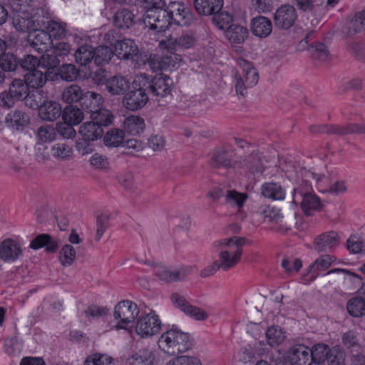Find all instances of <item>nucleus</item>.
<instances>
[{
  "mask_svg": "<svg viewBox=\"0 0 365 365\" xmlns=\"http://www.w3.org/2000/svg\"><path fill=\"white\" fill-rule=\"evenodd\" d=\"M164 6V0H150L147 2L143 21L149 29L160 34L173 24L187 26L193 23L194 16L183 2L170 1Z\"/></svg>",
  "mask_w": 365,
  "mask_h": 365,
  "instance_id": "1",
  "label": "nucleus"
},
{
  "mask_svg": "<svg viewBox=\"0 0 365 365\" xmlns=\"http://www.w3.org/2000/svg\"><path fill=\"white\" fill-rule=\"evenodd\" d=\"M220 250L219 262L223 270H229L236 266L241 260L244 238L235 236L219 240L214 243Z\"/></svg>",
  "mask_w": 365,
  "mask_h": 365,
  "instance_id": "2",
  "label": "nucleus"
},
{
  "mask_svg": "<svg viewBox=\"0 0 365 365\" xmlns=\"http://www.w3.org/2000/svg\"><path fill=\"white\" fill-rule=\"evenodd\" d=\"M158 346L163 353L176 356L186 352L191 346V341L187 333L172 327L160 335Z\"/></svg>",
  "mask_w": 365,
  "mask_h": 365,
  "instance_id": "3",
  "label": "nucleus"
},
{
  "mask_svg": "<svg viewBox=\"0 0 365 365\" xmlns=\"http://www.w3.org/2000/svg\"><path fill=\"white\" fill-rule=\"evenodd\" d=\"M139 314L138 306L130 300L118 302L115 308L113 319L110 322V329H126Z\"/></svg>",
  "mask_w": 365,
  "mask_h": 365,
  "instance_id": "4",
  "label": "nucleus"
},
{
  "mask_svg": "<svg viewBox=\"0 0 365 365\" xmlns=\"http://www.w3.org/2000/svg\"><path fill=\"white\" fill-rule=\"evenodd\" d=\"M242 69V76H235V87L236 93L240 96H245L248 88L257 85L259 81V73L257 70L249 61L242 59L239 62Z\"/></svg>",
  "mask_w": 365,
  "mask_h": 365,
  "instance_id": "5",
  "label": "nucleus"
},
{
  "mask_svg": "<svg viewBox=\"0 0 365 365\" xmlns=\"http://www.w3.org/2000/svg\"><path fill=\"white\" fill-rule=\"evenodd\" d=\"M162 327L160 317L154 312L143 315L135 324V331L141 338H150L159 333Z\"/></svg>",
  "mask_w": 365,
  "mask_h": 365,
  "instance_id": "6",
  "label": "nucleus"
},
{
  "mask_svg": "<svg viewBox=\"0 0 365 365\" xmlns=\"http://www.w3.org/2000/svg\"><path fill=\"white\" fill-rule=\"evenodd\" d=\"M22 255L23 247L19 241L6 238L0 242V259L4 262L14 263Z\"/></svg>",
  "mask_w": 365,
  "mask_h": 365,
  "instance_id": "7",
  "label": "nucleus"
},
{
  "mask_svg": "<svg viewBox=\"0 0 365 365\" xmlns=\"http://www.w3.org/2000/svg\"><path fill=\"white\" fill-rule=\"evenodd\" d=\"M297 19V13L295 8L289 4L279 6L274 12L273 20L277 28L288 29L294 26Z\"/></svg>",
  "mask_w": 365,
  "mask_h": 365,
  "instance_id": "8",
  "label": "nucleus"
},
{
  "mask_svg": "<svg viewBox=\"0 0 365 365\" xmlns=\"http://www.w3.org/2000/svg\"><path fill=\"white\" fill-rule=\"evenodd\" d=\"M58 64L59 60L55 57H50L48 54L43 55L41 59L33 55H27L21 62L22 68L27 70L28 72L34 69H38L40 66L49 69L56 67Z\"/></svg>",
  "mask_w": 365,
  "mask_h": 365,
  "instance_id": "9",
  "label": "nucleus"
},
{
  "mask_svg": "<svg viewBox=\"0 0 365 365\" xmlns=\"http://www.w3.org/2000/svg\"><path fill=\"white\" fill-rule=\"evenodd\" d=\"M113 47L115 55L120 60L132 59L139 53L138 45L130 38L118 40Z\"/></svg>",
  "mask_w": 365,
  "mask_h": 365,
  "instance_id": "10",
  "label": "nucleus"
},
{
  "mask_svg": "<svg viewBox=\"0 0 365 365\" xmlns=\"http://www.w3.org/2000/svg\"><path fill=\"white\" fill-rule=\"evenodd\" d=\"M38 24L32 31H29L27 41L35 51L38 52L47 51L52 41L49 38L46 31L38 29Z\"/></svg>",
  "mask_w": 365,
  "mask_h": 365,
  "instance_id": "11",
  "label": "nucleus"
},
{
  "mask_svg": "<svg viewBox=\"0 0 365 365\" xmlns=\"http://www.w3.org/2000/svg\"><path fill=\"white\" fill-rule=\"evenodd\" d=\"M336 259V257L330 255H323L317 258L307 268V280L312 282L316 279L320 273L327 270Z\"/></svg>",
  "mask_w": 365,
  "mask_h": 365,
  "instance_id": "12",
  "label": "nucleus"
},
{
  "mask_svg": "<svg viewBox=\"0 0 365 365\" xmlns=\"http://www.w3.org/2000/svg\"><path fill=\"white\" fill-rule=\"evenodd\" d=\"M309 175H312L315 179L317 188L322 192H331L338 195L345 192L346 190L343 181H336L334 184H331L329 180L324 175H321L314 172H307L305 176L309 177Z\"/></svg>",
  "mask_w": 365,
  "mask_h": 365,
  "instance_id": "13",
  "label": "nucleus"
},
{
  "mask_svg": "<svg viewBox=\"0 0 365 365\" xmlns=\"http://www.w3.org/2000/svg\"><path fill=\"white\" fill-rule=\"evenodd\" d=\"M148 100L146 92L133 89L124 95L122 103L125 108L134 111L145 106Z\"/></svg>",
  "mask_w": 365,
  "mask_h": 365,
  "instance_id": "14",
  "label": "nucleus"
},
{
  "mask_svg": "<svg viewBox=\"0 0 365 365\" xmlns=\"http://www.w3.org/2000/svg\"><path fill=\"white\" fill-rule=\"evenodd\" d=\"M286 359L291 365H310V349L304 345H297L289 349Z\"/></svg>",
  "mask_w": 365,
  "mask_h": 365,
  "instance_id": "15",
  "label": "nucleus"
},
{
  "mask_svg": "<svg viewBox=\"0 0 365 365\" xmlns=\"http://www.w3.org/2000/svg\"><path fill=\"white\" fill-rule=\"evenodd\" d=\"M106 89L111 96H122L130 88V81L122 75L111 76L105 82Z\"/></svg>",
  "mask_w": 365,
  "mask_h": 365,
  "instance_id": "16",
  "label": "nucleus"
},
{
  "mask_svg": "<svg viewBox=\"0 0 365 365\" xmlns=\"http://www.w3.org/2000/svg\"><path fill=\"white\" fill-rule=\"evenodd\" d=\"M339 235L334 231L323 233L315 238L314 248L318 252L331 250L339 245Z\"/></svg>",
  "mask_w": 365,
  "mask_h": 365,
  "instance_id": "17",
  "label": "nucleus"
},
{
  "mask_svg": "<svg viewBox=\"0 0 365 365\" xmlns=\"http://www.w3.org/2000/svg\"><path fill=\"white\" fill-rule=\"evenodd\" d=\"M62 112L61 106L54 101H45L38 108L40 118L46 121H53L60 117Z\"/></svg>",
  "mask_w": 365,
  "mask_h": 365,
  "instance_id": "18",
  "label": "nucleus"
},
{
  "mask_svg": "<svg viewBox=\"0 0 365 365\" xmlns=\"http://www.w3.org/2000/svg\"><path fill=\"white\" fill-rule=\"evenodd\" d=\"M36 19H35V13H16L14 14L12 24L19 31H32L36 26Z\"/></svg>",
  "mask_w": 365,
  "mask_h": 365,
  "instance_id": "19",
  "label": "nucleus"
},
{
  "mask_svg": "<svg viewBox=\"0 0 365 365\" xmlns=\"http://www.w3.org/2000/svg\"><path fill=\"white\" fill-rule=\"evenodd\" d=\"M248 30L246 27L238 24H232L225 31L226 39L232 44H241L248 37Z\"/></svg>",
  "mask_w": 365,
  "mask_h": 365,
  "instance_id": "20",
  "label": "nucleus"
},
{
  "mask_svg": "<svg viewBox=\"0 0 365 365\" xmlns=\"http://www.w3.org/2000/svg\"><path fill=\"white\" fill-rule=\"evenodd\" d=\"M173 80L165 75H158L153 78L150 91L158 96L165 97L171 92Z\"/></svg>",
  "mask_w": 365,
  "mask_h": 365,
  "instance_id": "21",
  "label": "nucleus"
},
{
  "mask_svg": "<svg viewBox=\"0 0 365 365\" xmlns=\"http://www.w3.org/2000/svg\"><path fill=\"white\" fill-rule=\"evenodd\" d=\"M272 24L267 17L259 16L252 19L251 31L254 36L259 38H266L272 33Z\"/></svg>",
  "mask_w": 365,
  "mask_h": 365,
  "instance_id": "22",
  "label": "nucleus"
},
{
  "mask_svg": "<svg viewBox=\"0 0 365 365\" xmlns=\"http://www.w3.org/2000/svg\"><path fill=\"white\" fill-rule=\"evenodd\" d=\"M295 193H299L302 197L301 206L307 215H310L313 211H319L323 207L320 199L312 192L303 193L302 189L299 188L295 190Z\"/></svg>",
  "mask_w": 365,
  "mask_h": 365,
  "instance_id": "23",
  "label": "nucleus"
},
{
  "mask_svg": "<svg viewBox=\"0 0 365 365\" xmlns=\"http://www.w3.org/2000/svg\"><path fill=\"white\" fill-rule=\"evenodd\" d=\"M78 133L85 141H95L103 134V128L93 120L83 123L79 128Z\"/></svg>",
  "mask_w": 365,
  "mask_h": 365,
  "instance_id": "24",
  "label": "nucleus"
},
{
  "mask_svg": "<svg viewBox=\"0 0 365 365\" xmlns=\"http://www.w3.org/2000/svg\"><path fill=\"white\" fill-rule=\"evenodd\" d=\"M30 123L29 115L21 110H13L7 114L5 118L6 125L14 130H23Z\"/></svg>",
  "mask_w": 365,
  "mask_h": 365,
  "instance_id": "25",
  "label": "nucleus"
},
{
  "mask_svg": "<svg viewBox=\"0 0 365 365\" xmlns=\"http://www.w3.org/2000/svg\"><path fill=\"white\" fill-rule=\"evenodd\" d=\"M232 153L225 148L217 149L210 160V164L214 168H232L237 165L232 159Z\"/></svg>",
  "mask_w": 365,
  "mask_h": 365,
  "instance_id": "26",
  "label": "nucleus"
},
{
  "mask_svg": "<svg viewBox=\"0 0 365 365\" xmlns=\"http://www.w3.org/2000/svg\"><path fill=\"white\" fill-rule=\"evenodd\" d=\"M193 2L196 11L203 16L212 15L223 6V0H193Z\"/></svg>",
  "mask_w": 365,
  "mask_h": 365,
  "instance_id": "27",
  "label": "nucleus"
},
{
  "mask_svg": "<svg viewBox=\"0 0 365 365\" xmlns=\"http://www.w3.org/2000/svg\"><path fill=\"white\" fill-rule=\"evenodd\" d=\"M135 22V14L128 9L118 10L113 16V24L120 29H128Z\"/></svg>",
  "mask_w": 365,
  "mask_h": 365,
  "instance_id": "28",
  "label": "nucleus"
},
{
  "mask_svg": "<svg viewBox=\"0 0 365 365\" xmlns=\"http://www.w3.org/2000/svg\"><path fill=\"white\" fill-rule=\"evenodd\" d=\"M103 103L104 98L100 93L94 91H86L84 93L81 105L83 108L88 110L91 115L92 113L101 108Z\"/></svg>",
  "mask_w": 365,
  "mask_h": 365,
  "instance_id": "29",
  "label": "nucleus"
},
{
  "mask_svg": "<svg viewBox=\"0 0 365 365\" xmlns=\"http://www.w3.org/2000/svg\"><path fill=\"white\" fill-rule=\"evenodd\" d=\"M73 153L72 145L66 142H58L51 148V155L58 160H69L73 158Z\"/></svg>",
  "mask_w": 365,
  "mask_h": 365,
  "instance_id": "30",
  "label": "nucleus"
},
{
  "mask_svg": "<svg viewBox=\"0 0 365 365\" xmlns=\"http://www.w3.org/2000/svg\"><path fill=\"white\" fill-rule=\"evenodd\" d=\"M47 73H43L39 69H34L27 72L24 76V82L34 89L42 88L47 82Z\"/></svg>",
  "mask_w": 365,
  "mask_h": 365,
  "instance_id": "31",
  "label": "nucleus"
},
{
  "mask_svg": "<svg viewBox=\"0 0 365 365\" xmlns=\"http://www.w3.org/2000/svg\"><path fill=\"white\" fill-rule=\"evenodd\" d=\"M45 29L52 41L63 39L67 34L66 24L53 20L46 22Z\"/></svg>",
  "mask_w": 365,
  "mask_h": 365,
  "instance_id": "32",
  "label": "nucleus"
},
{
  "mask_svg": "<svg viewBox=\"0 0 365 365\" xmlns=\"http://www.w3.org/2000/svg\"><path fill=\"white\" fill-rule=\"evenodd\" d=\"M257 213L267 221L274 224H282L284 216L279 208L269 205H262L259 207Z\"/></svg>",
  "mask_w": 365,
  "mask_h": 365,
  "instance_id": "33",
  "label": "nucleus"
},
{
  "mask_svg": "<svg viewBox=\"0 0 365 365\" xmlns=\"http://www.w3.org/2000/svg\"><path fill=\"white\" fill-rule=\"evenodd\" d=\"M248 199V195L245 192H238L236 190H229L225 195V202L228 206L241 210Z\"/></svg>",
  "mask_w": 365,
  "mask_h": 365,
  "instance_id": "34",
  "label": "nucleus"
},
{
  "mask_svg": "<svg viewBox=\"0 0 365 365\" xmlns=\"http://www.w3.org/2000/svg\"><path fill=\"white\" fill-rule=\"evenodd\" d=\"M123 127L128 134L136 135L144 130L145 122L141 117L131 115L124 120Z\"/></svg>",
  "mask_w": 365,
  "mask_h": 365,
  "instance_id": "35",
  "label": "nucleus"
},
{
  "mask_svg": "<svg viewBox=\"0 0 365 365\" xmlns=\"http://www.w3.org/2000/svg\"><path fill=\"white\" fill-rule=\"evenodd\" d=\"M264 197L274 200H282L285 198L284 190L276 182H266L262 186Z\"/></svg>",
  "mask_w": 365,
  "mask_h": 365,
  "instance_id": "36",
  "label": "nucleus"
},
{
  "mask_svg": "<svg viewBox=\"0 0 365 365\" xmlns=\"http://www.w3.org/2000/svg\"><path fill=\"white\" fill-rule=\"evenodd\" d=\"M84 93L81 88L76 85H71L65 88L61 93V99L66 103H74L82 101Z\"/></svg>",
  "mask_w": 365,
  "mask_h": 365,
  "instance_id": "37",
  "label": "nucleus"
},
{
  "mask_svg": "<svg viewBox=\"0 0 365 365\" xmlns=\"http://www.w3.org/2000/svg\"><path fill=\"white\" fill-rule=\"evenodd\" d=\"M347 34L354 35L365 31V9L357 12L347 23Z\"/></svg>",
  "mask_w": 365,
  "mask_h": 365,
  "instance_id": "38",
  "label": "nucleus"
},
{
  "mask_svg": "<svg viewBox=\"0 0 365 365\" xmlns=\"http://www.w3.org/2000/svg\"><path fill=\"white\" fill-rule=\"evenodd\" d=\"M154 353L148 349L140 350L128 359V365H153Z\"/></svg>",
  "mask_w": 365,
  "mask_h": 365,
  "instance_id": "39",
  "label": "nucleus"
},
{
  "mask_svg": "<svg viewBox=\"0 0 365 365\" xmlns=\"http://www.w3.org/2000/svg\"><path fill=\"white\" fill-rule=\"evenodd\" d=\"M63 118L65 123L76 125L84 118V114L81 109L76 106H66L63 113Z\"/></svg>",
  "mask_w": 365,
  "mask_h": 365,
  "instance_id": "40",
  "label": "nucleus"
},
{
  "mask_svg": "<svg viewBox=\"0 0 365 365\" xmlns=\"http://www.w3.org/2000/svg\"><path fill=\"white\" fill-rule=\"evenodd\" d=\"M114 53L113 50L106 46H101L94 48L93 61L97 66H103L108 64Z\"/></svg>",
  "mask_w": 365,
  "mask_h": 365,
  "instance_id": "41",
  "label": "nucleus"
},
{
  "mask_svg": "<svg viewBox=\"0 0 365 365\" xmlns=\"http://www.w3.org/2000/svg\"><path fill=\"white\" fill-rule=\"evenodd\" d=\"M94 48L90 45H82L74 53L76 63L81 65H87L93 60Z\"/></svg>",
  "mask_w": 365,
  "mask_h": 365,
  "instance_id": "42",
  "label": "nucleus"
},
{
  "mask_svg": "<svg viewBox=\"0 0 365 365\" xmlns=\"http://www.w3.org/2000/svg\"><path fill=\"white\" fill-rule=\"evenodd\" d=\"M113 118L114 116L112 112L102 107L92 113L91 115V119L98 123L101 128L102 126L110 125L113 123Z\"/></svg>",
  "mask_w": 365,
  "mask_h": 365,
  "instance_id": "43",
  "label": "nucleus"
},
{
  "mask_svg": "<svg viewBox=\"0 0 365 365\" xmlns=\"http://www.w3.org/2000/svg\"><path fill=\"white\" fill-rule=\"evenodd\" d=\"M114 359L108 354L96 352L88 355L83 365H114Z\"/></svg>",
  "mask_w": 365,
  "mask_h": 365,
  "instance_id": "44",
  "label": "nucleus"
},
{
  "mask_svg": "<svg viewBox=\"0 0 365 365\" xmlns=\"http://www.w3.org/2000/svg\"><path fill=\"white\" fill-rule=\"evenodd\" d=\"M182 60L180 55L175 52H169L163 55L159 60V66L161 69H173L180 66Z\"/></svg>",
  "mask_w": 365,
  "mask_h": 365,
  "instance_id": "45",
  "label": "nucleus"
},
{
  "mask_svg": "<svg viewBox=\"0 0 365 365\" xmlns=\"http://www.w3.org/2000/svg\"><path fill=\"white\" fill-rule=\"evenodd\" d=\"M50 50L51 54H48L50 57H55L58 59V56H66L71 51V46L63 39L57 40L51 42Z\"/></svg>",
  "mask_w": 365,
  "mask_h": 365,
  "instance_id": "46",
  "label": "nucleus"
},
{
  "mask_svg": "<svg viewBox=\"0 0 365 365\" xmlns=\"http://www.w3.org/2000/svg\"><path fill=\"white\" fill-rule=\"evenodd\" d=\"M124 132L118 128H113L106 133L103 141L107 147H118L124 140Z\"/></svg>",
  "mask_w": 365,
  "mask_h": 365,
  "instance_id": "47",
  "label": "nucleus"
},
{
  "mask_svg": "<svg viewBox=\"0 0 365 365\" xmlns=\"http://www.w3.org/2000/svg\"><path fill=\"white\" fill-rule=\"evenodd\" d=\"M57 136L56 128L50 125L41 126L36 133L37 143L43 144L56 140Z\"/></svg>",
  "mask_w": 365,
  "mask_h": 365,
  "instance_id": "48",
  "label": "nucleus"
},
{
  "mask_svg": "<svg viewBox=\"0 0 365 365\" xmlns=\"http://www.w3.org/2000/svg\"><path fill=\"white\" fill-rule=\"evenodd\" d=\"M9 92L17 100H24L29 92V88L24 80L15 79L9 86Z\"/></svg>",
  "mask_w": 365,
  "mask_h": 365,
  "instance_id": "49",
  "label": "nucleus"
},
{
  "mask_svg": "<svg viewBox=\"0 0 365 365\" xmlns=\"http://www.w3.org/2000/svg\"><path fill=\"white\" fill-rule=\"evenodd\" d=\"M76 252L71 245H65L58 253V260L63 267H68L73 264L76 259Z\"/></svg>",
  "mask_w": 365,
  "mask_h": 365,
  "instance_id": "50",
  "label": "nucleus"
},
{
  "mask_svg": "<svg viewBox=\"0 0 365 365\" xmlns=\"http://www.w3.org/2000/svg\"><path fill=\"white\" fill-rule=\"evenodd\" d=\"M349 314L354 317L365 315V301L359 296L350 299L346 305Z\"/></svg>",
  "mask_w": 365,
  "mask_h": 365,
  "instance_id": "51",
  "label": "nucleus"
},
{
  "mask_svg": "<svg viewBox=\"0 0 365 365\" xmlns=\"http://www.w3.org/2000/svg\"><path fill=\"white\" fill-rule=\"evenodd\" d=\"M311 351L312 361L316 364H321L328 359L331 351L324 344H318L313 346Z\"/></svg>",
  "mask_w": 365,
  "mask_h": 365,
  "instance_id": "52",
  "label": "nucleus"
},
{
  "mask_svg": "<svg viewBox=\"0 0 365 365\" xmlns=\"http://www.w3.org/2000/svg\"><path fill=\"white\" fill-rule=\"evenodd\" d=\"M284 334L282 329L277 326H272L267 329L266 338L269 345L277 346L280 344L284 339Z\"/></svg>",
  "mask_w": 365,
  "mask_h": 365,
  "instance_id": "53",
  "label": "nucleus"
},
{
  "mask_svg": "<svg viewBox=\"0 0 365 365\" xmlns=\"http://www.w3.org/2000/svg\"><path fill=\"white\" fill-rule=\"evenodd\" d=\"M213 14L212 21L214 24L220 29H227L232 22V16L226 11H217Z\"/></svg>",
  "mask_w": 365,
  "mask_h": 365,
  "instance_id": "54",
  "label": "nucleus"
},
{
  "mask_svg": "<svg viewBox=\"0 0 365 365\" xmlns=\"http://www.w3.org/2000/svg\"><path fill=\"white\" fill-rule=\"evenodd\" d=\"M58 74L63 81H73L78 78L79 72L73 64L67 63L60 67Z\"/></svg>",
  "mask_w": 365,
  "mask_h": 365,
  "instance_id": "55",
  "label": "nucleus"
},
{
  "mask_svg": "<svg viewBox=\"0 0 365 365\" xmlns=\"http://www.w3.org/2000/svg\"><path fill=\"white\" fill-rule=\"evenodd\" d=\"M11 7L16 13H35L32 0H11Z\"/></svg>",
  "mask_w": 365,
  "mask_h": 365,
  "instance_id": "56",
  "label": "nucleus"
},
{
  "mask_svg": "<svg viewBox=\"0 0 365 365\" xmlns=\"http://www.w3.org/2000/svg\"><path fill=\"white\" fill-rule=\"evenodd\" d=\"M153 78L148 75L140 73L136 75L133 81V87L135 90L144 91L151 89Z\"/></svg>",
  "mask_w": 365,
  "mask_h": 365,
  "instance_id": "57",
  "label": "nucleus"
},
{
  "mask_svg": "<svg viewBox=\"0 0 365 365\" xmlns=\"http://www.w3.org/2000/svg\"><path fill=\"white\" fill-rule=\"evenodd\" d=\"M18 66L16 56L11 53H4L0 56V67L4 71H14Z\"/></svg>",
  "mask_w": 365,
  "mask_h": 365,
  "instance_id": "58",
  "label": "nucleus"
},
{
  "mask_svg": "<svg viewBox=\"0 0 365 365\" xmlns=\"http://www.w3.org/2000/svg\"><path fill=\"white\" fill-rule=\"evenodd\" d=\"M90 165L97 170H105L109 166L108 158L102 154L94 153L89 159Z\"/></svg>",
  "mask_w": 365,
  "mask_h": 365,
  "instance_id": "59",
  "label": "nucleus"
},
{
  "mask_svg": "<svg viewBox=\"0 0 365 365\" xmlns=\"http://www.w3.org/2000/svg\"><path fill=\"white\" fill-rule=\"evenodd\" d=\"M184 313L197 321L206 320L209 317V314L205 310L191 304L185 308Z\"/></svg>",
  "mask_w": 365,
  "mask_h": 365,
  "instance_id": "60",
  "label": "nucleus"
},
{
  "mask_svg": "<svg viewBox=\"0 0 365 365\" xmlns=\"http://www.w3.org/2000/svg\"><path fill=\"white\" fill-rule=\"evenodd\" d=\"M309 51L316 59L322 61H326L329 59V51L327 47L322 43H317L315 46H311Z\"/></svg>",
  "mask_w": 365,
  "mask_h": 365,
  "instance_id": "61",
  "label": "nucleus"
},
{
  "mask_svg": "<svg viewBox=\"0 0 365 365\" xmlns=\"http://www.w3.org/2000/svg\"><path fill=\"white\" fill-rule=\"evenodd\" d=\"M154 272L159 279L165 282L175 281L174 270L163 265H158L154 268Z\"/></svg>",
  "mask_w": 365,
  "mask_h": 365,
  "instance_id": "62",
  "label": "nucleus"
},
{
  "mask_svg": "<svg viewBox=\"0 0 365 365\" xmlns=\"http://www.w3.org/2000/svg\"><path fill=\"white\" fill-rule=\"evenodd\" d=\"M165 365H201L200 360L189 356H180L173 358Z\"/></svg>",
  "mask_w": 365,
  "mask_h": 365,
  "instance_id": "63",
  "label": "nucleus"
},
{
  "mask_svg": "<svg viewBox=\"0 0 365 365\" xmlns=\"http://www.w3.org/2000/svg\"><path fill=\"white\" fill-rule=\"evenodd\" d=\"M282 266L286 272L294 273L302 268V262L298 258H284L282 262Z\"/></svg>",
  "mask_w": 365,
  "mask_h": 365,
  "instance_id": "64",
  "label": "nucleus"
}]
</instances>
